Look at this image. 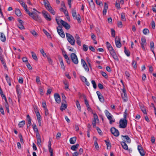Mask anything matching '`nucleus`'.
Instances as JSON below:
<instances>
[{
	"mask_svg": "<svg viewBox=\"0 0 156 156\" xmlns=\"http://www.w3.org/2000/svg\"><path fill=\"white\" fill-rule=\"evenodd\" d=\"M111 34H112V37H115V30L114 29H111Z\"/></svg>",
	"mask_w": 156,
	"mask_h": 156,
	"instance_id": "obj_57",
	"label": "nucleus"
},
{
	"mask_svg": "<svg viewBox=\"0 0 156 156\" xmlns=\"http://www.w3.org/2000/svg\"><path fill=\"white\" fill-rule=\"evenodd\" d=\"M101 73L102 75L104 76L105 78L107 79L108 78V76L106 73L104 72L101 71Z\"/></svg>",
	"mask_w": 156,
	"mask_h": 156,
	"instance_id": "obj_40",
	"label": "nucleus"
},
{
	"mask_svg": "<svg viewBox=\"0 0 156 156\" xmlns=\"http://www.w3.org/2000/svg\"><path fill=\"white\" fill-rule=\"evenodd\" d=\"M42 13L44 17L46 20L48 21L51 20V17L47 12L43 10L42 11Z\"/></svg>",
	"mask_w": 156,
	"mask_h": 156,
	"instance_id": "obj_8",
	"label": "nucleus"
},
{
	"mask_svg": "<svg viewBox=\"0 0 156 156\" xmlns=\"http://www.w3.org/2000/svg\"><path fill=\"white\" fill-rule=\"evenodd\" d=\"M60 23L66 30H69L70 29V25L66 22L62 20H60Z\"/></svg>",
	"mask_w": 156,
	"mask_h": 156,
	"instance_id": "obj_11",
	"label": "nucleus"
},
{
	"mask_svg": "<svg viewBox=\"0 0 156 156\" xmlns=\"http://www.w3.org/2000/svg\"><path fill=\"white\" fill-rule=\"evenodd\" d=\"M79 146V144H77L75 145L72 146L70 149L73 151H76Z\"/></svg>",
	"mask_w": 156,
	"mask_h": 156,
	"instance_id": "obj_31",
	"label": "nucleus"
},
{
	"mask_svg": "<svg viewBox=\"0 0 156 156\" xmlns=\"http://www.w3.org/2000/svg\"><path fill=\"white\" fill-rule=\"evenodd\" d=\"M31 53L33 58L35 61H37L38 59L35 53L33 51L31 52Z\"/></svg>",
	"mask_w": 156,
	"mask_h": 156,
	"instance_id": "obj_35",
	"label": "nucleus"
},
{
	"mask_svg": "<svg viewBox=\"0 0 156 156\" xmlns=\"http://www.w3.org/2000/svg\"><path fill=\"white\" fill-rule=\"evenodd\" d=\"M80 98H83L84 100L85 103L86 104L87 107V109H88V101H87V98L86 96L84 94L80 95Z\"/></svg>",
	"mask_w": 156,
	"mask_h": 156,
	"instance_id": "obj_21",
	"label": "nucleus"
},
{
	"mask_svg": "<svg viewBox=\"0 0 156 156\" xmlns=\"http://www.w3.org/2000/svg\"><path fill=\"white\" fill-rule=\"evenodd\" d=\"M36 136L37 138V144L38 146L41 145V140L39 132L36 133Z\"/></svg>",
	"mask_w": 156,
	"mask_h": 156,
	"instance_id": "obj_14",
	"label": "nucleus"
},
{
	"mask_svg": "<svg viewBox=\"0 0 156 156\" xmlns=\"http://www.w3.org/2000/svg\"><path fill=\"white\" fill-rule=\"evenodd\" d=\"M89 48L91 51L93 52H95V50L94 47L91 46H90L89 47Z\"/></svg>",
	"mask_w": 156,
	"mask_h": 156,
	"instance_id": "obj_60",
	"label": "nucleus"
},
{
	"mask_svg": "<svg viewBox=\"0 0 156 156\" xmlns=\"http://www.w3.org/2000/svg\"><path fill=\"white\" fill-rule=\"evenodd\" d=\"M141 45L143 50L145 51V46L147 44V42L145 38L144 37H143L141 39V42L140 43Z\"/></svg>",
	"mask_w": 156,
	"mask_h": 156,
	"instance_id": "obj_10",
	"label": "nucleus"
},
{
	"mask_svg": "<svg viewBox=\"0 0 156 156\" xmlns=\"http://www.w3.org/2000/svg\"><path fill=\"white\" fill-rule=\"evenodd\" d=\"M117 37L115 38V43L116 47L118 48H120L122 46L120 42V38H118V40H116V39Z\"/></svg>",
	"mask_w": 156,
	"mask_h": 156,
	"instance_id": "obj_18",
	"label": "nucleus"
},
{
	"mask_svg": "<svg viewBox=\"0 0 156 156\" xmlns=\"http://www.w3.org/2000/svg\"><path fill=\"white\" fill-rule=\"evenodd\" d=\"M140 108L141 110L142 111L143 113L144 114H147V112L146 111V107H144V106H140Z\"/></svg>",
	"mask_w": 156,
	"mask_h": 156,
	"instance_id": "obj_37",
	"label": "nucleus"
},
{
	"mask_svg": "<svg viewBox=\"0 0 156 156\" xmlns=\"http://www.w3.org/2000/svg\"><path fill=\"white\" fill-rule=\"evenodd\" d=\"M91 83H92V84L93 85V87L95 89H96L97 88V85L95 82V81L94 80H92L91 81Z\"/></svg>",
	"mask_w": 156,
	"mask_h": 156,
	"instance_id": "obj_54",
	"label": "nucleus"
},
{
	"mask_svg": "<svg viewBox=\"0 0 156 156\" xmlns=\"http://www.w3.org/2000/svg\"><path fill=\"white\" fill-rule=\"evenodd\" d=\"M108 8V5L107 4L106 2L104 3V9L103 10V13L104 15H106L107 12V10Z\"/></svg>",
	"mask_w": 156,
	"mask_h": 156,
	"instance_id": "obj_20",
	"label": "nucleus"
},
{
	"mask_svg": "<svg viewBox=\"0 0 156 156\" xmlns=\"http://www.w3.org/2000/svg\"><path fill=\"white\" fill-rule=\"evenodd\" d=\"M18 27L21 30L24 29L25 28L23 26V24H17Z\"/></svg>",
	"mask_w": 156,
	"mask_h": 156,
	"instance_id": "obj_47",
	"label": "nucleus"
},
{
	"mask_svg": "<svg viewBox=\"0 0 156 156\" xmlns=\"http://www.w3.org/2000/svg\"><path fill=\"white\" fill-rule=\"evenodd\" d=\"M72 14L74 19L77 20L79 23L80 22V16L79 14H78L77 16L76 11L75 9H72Z\"/></svg>",
	"mask_w": 156,
	"mask_h": 156,
	"instance_id": "obj_4",
	"label": "nucleus"
},
{
	"mask_svg": "<svg viewBox=\"0 0 156 156\" xmlns=\"http://www.w3.org/2000/svg\"><path fill=\"white\" fill-rule=\"evenodd\" d=\"M96 93L99 101L101 102H104V98L101 92L99 91H97Z\"/></svg>",
	"mask_w": 156,
	"mask_h": 156,
	"instance_id": "obj_12",
	"label": "nucleus"
},
{
	"mask_svg": "<svg viewBox=\"0 0 156 156\" xmlns=\"http://www.w3.org/2000/svg\"><path fill=\"white\" fill-rule=\"evenodd\" d=\"M27 117L28 124H31V119L29 115H27Z\"/></svg>",
	"mask_w": 156,
	"mask_h": 156,
	"instance_id": "obj_41",
	"label": "nucleus"
},
{
	"mask_svg": "<svg viewBox=\"0 0 156 156\" xmlns=\"http://www.w3.org/2000/svg\"><path fill=\"white\" fill-rule=\"evenodd\" d=\"M44 87H43L40 86L39 87V90L40 92V94L41 95H43L44 92Z\"/></svg>",
	"mask_w": 156,
	"mask_h": 156,
	"instance_id": "obj_39",
	"label": "nucleus"
},
{
	"mask_svg": "<svg viewBox=\"0 0 156 156\" xmlns=\"http://www.w3.org/2000/svg\"><path fill=\"white\" fill-rule=\"evenodd\" d=\"M67 104H65V103L62 102L60 108V110L61 111H63V110H65L67 108Z\"/></svg>",
	"mask_w": 156,
	"mask_h": 156,
	"instance_id": "obj_30",
	"label": "nucleus"
},
{
	"mask_svg": "<svg viewBox=\"0 0 156 156\" xmlns=\"http://www.w3.org/2000/svg\"><path fill=\"white\" fill-rule=\"evenodd\" d=\"M121 145H122L123 148L126 150H128V147L127 145L126 144L125 142H121Z\"/></svg>",
	"mask_w": 156,
	"mask_h": 156,
	"instance_id": "obj_28",
	"label": "nucleus"
},
{
	"mask_svg": "<svg viewBox=\"0 0 156 156\" xmlns=\"http://www.w3.org/2000/svg\"><path fill=\"white\" fill-rule=\"evenodd\" d=\"M138 150L141 156H144L145 155V152L143 150V147L140 146L138 145Z\"/></svg>",
	"mask_w": 156,
	"mask_h": 156,
	"instance_id": "obj_17",
	"label": "nucleus"
},
{
	"mask_svg": "<svg viewBox=\"0 0 156 156\" xmlns=\"http://www.w3.org/2000/svg\"><path fill=\"white\" fill-rule=\"evenodd\" d=\"M118 27L119 28H122V24L121 21L118 22Z\"/></svg>",
	"mask_w": 156,
	"mask_h": 156,
	"instance_id": "obj_61",
	"label": "nucleus"
},
{
	"mask_svg": "<svg viewBox=\"0 0 156 156\" xmlns=\"http://www.w3.org/2000/svg\"><path fill=\"white\" fill-rule=\"evenodd\" d=\"M121 18L122 21H126L125 13L122 12L121 13Z\"/></svg>",
	"mask_w": 156,
	"mask_h": 156,
	"instance_id": "obj_34",
	"label": "nucleus"
},
{
	"mask_svg": "<svg viewBox=\"0 0 156 156\" xmlns=\"http://www.w3.org/2000/svg\"><path fill=\"white\" fill-rule=\"evenodd\" d=\"M25 124V121L23 120L19 122L18 124L19 127L21 128L24 126Z\"/></svg>",
	"mask_w": 156,
	"mask_h": 156,
	"instance_id": "obj_33",
	"label": "nucleus"
},
{
	"mask_svg": "<svg viewBox=\"0 0 156 156\" xmlns=\"http://www.w3.org/2000/svg\"><path fill=\"white\" fill-rule=\"evenodd\" d=\"M67 39L69 42L72 45L75 44V40L74 37L70 34L66 33Z\"/></svg>",
	"mask_w": 156,
	"mask_h": 156,
	"instance_id": "obj_3",
	"label": "nucleus"
},
{
	"mask_svg": "<svg viewBox=\"0 0 156 156\" xmlns=\"http://www.w3.org/2000/svg\"><path fill=\"white\" fill-rule=\"evenodd\" d=\"M54 96L56 102L57 103L59 104L61 102V99L59 94L57 93H55L54 94Z\"/></svg>",
	"mask_w": 156,
	"mask_h": 156,
	"instance_id": "obj_15",
	"label": "nucleus"
},
{
	"mask_svg": "<svg viewBox=\"0 0 156 156\" xmlns=\"http://www.w3.org/2000/svg\"><path fill=\"white\" fill-rule=\"evenodd\" d=\"M143 32L144 34L146 35L147 34L149 33V30L148 29L145 28L143 30Z\"/></svg>",
	"mask_w": 156,
	"mask_h": 156,
	"instance_id": "obj_45",
	"label": "nucleus"
},
{
	"mask_svg": "<svg viewBox=\"0 0 156 156\" xmlns=\"http://www.w3.org/2000/svg\"><path fill=\"white\" fill-rule=\"evenodd\" d=\"M76 106H77V108L79 110L81 111V108L80 106V105L79 102V101H78L77 100L76 101Z\"/></svg>",
	"mask_w": 156,
	"mask_h": 156,
	"instance_id": "obj_44",
	"label": "nucleus"
},
{
	"mask_svg": "<svg viewBox=\"0 0 156 156\" xmlns=\"http://www.w3.org/2000/svg\"><path fill=\"white\" fill-rule=\"evenodd\" d=\"M31 33L34 36H36L37 35V33L34 30H32L31 31Z\"/></svg>",
	"mask_w": 156,
	"mask_h": 156,
	"instance_id": "obj_63",
	"label": "nucleus"
},
{
	"mask_svg": "<svg viewBox=\"0 0 156 156\" xmlns=\"http://www.w3.org/2000/svg\"><path fill=\"white\" fill-rule=\"evenodd\" d=\"M111 55L112 56L113 58L115 60L118 61L119 60V58L116 55V52L114 50L110 52Z\"/></svg>",
	"mask_w": 156,
	"mask_h": 156,
	"instance_id": "obj_16",
	"label": "nucleus"
},
{
	"mask_svg": "<svg viewBox=\"0 0 156 156\" xmlns=\"http://www.w3.org/2000/svg\"><path fill=\"white\" fill-rule=\"evenodd\" d=\"M121 136L124 138L122 139L124 141L123 142H126L127 143H129L131 142V139L127 135L125 136L122 135Z\"/></svg>",
	"mask_w": 156,
	"mask_h": 156,
	"instance_id": "obj_13",
	"label": "nucleus"
},
{
	"mask_svg": "<svg viewBox=\"0 0 156 156\" xmlns=\"http://www.w3.org/2000/svg\"><path fill=\"white\" fill-rule=\"evenodd\" d=\"M60 62L61 67L62 69H65V66L64 65L62 58L61 57H59L58 58Z\"/></svg>",
	"mask_w": 156,
	"mask_h": 156,
	"instance_id": "obj_27",
	"label": "nucleus"
},
{
	"mask_svg": "<svg viewBox=\"0 0 156 156\" xmlns=\"http://www.w3.org/2000/svg\"><path fill=\"white\" fill-rule=\"evenodd\" d=\"M46 57H47V59L48 61L49 64H52V61L51 60V58L50 57L48 56H47Z\"/></svg>",
	"mask_w": 156,
	"mask_h": 156,
	"instance_id": "obj_62",
	"label": "nucleus"
},
{
	"mask_svg": "<svg viewBox=\"0 0 156 156\" xmlns=\"http://www.w3.org/2000/svg\"><path fill=\"white\" fill-rule=\"evenodd\" d=\"M76 137H74L70 139V143L71 144H74L76 141Z\"/></svg>",
	"mask_w": 156,
	"mask_h": 156,
	"instance_id": "obj_29",
	"label": "nucleus"
},
{
	"mask_svg": "<svg viewBox=\"0 0 156 156\" xmlns=\"http://www.w3.org/2000/svg\"><path fill=\"white\" fill-rule=\"evenodd\" d=\"M26 66L27 67V68L31 70L32 69V66L30 65V64L28 62H27L26 63Z\"/></svg>",
	"mask_w": 156,
	"mask_h": 156,
	"instance_id": "obj_55",
	"label": "nucleus"
},
{
	"mask_svg": "<svg viewBox=\"0 0 156 156\" xmlns=\"http://www.w3.org/2000/svg\"><path fill=\"white\" fill-rule=\"evenodd\" d=\"M33 128L35 132L37 133L38 132L37 127L36 125H34L33 126Z\"/></svg>",
	"mask_w": 156,
	"mask_h": 156,
	"instance_id": "obj_46",
	"label": "nucleus"
},
{
	"mask_svg": "<svg viewBox=\"0 0 156 156\" xmlns=\"http://www.w3.org/2000/svg\"><path fill=\"white\" fill-rule=\"evenodd\" d=\"M0 39L3 42H5L6 41L5 36L3 33H0Z\"/></svg>",
	"mask_w": 156,
	"mask_h": 156,
	"instance_id": "obj_19",
	"label": "nucleus"
},
{
	"mask_svg": "<svg viewBox=\"0 0 156 156\" xmlns=\"http://www.w3.org/2000/svg\"><path fill=\"white\" fill-rule=\"evenodd\" d=\"M57 30L58 34L62 38L65 37V34L64 33L62 30V27L60 26H58L57 27Z\"/></svg>",
	"mask_w": 156,
	"mask_h": 156,
	"instance_id": "obj_7",
	"label": "nucleus"
},
{
	"mask_svg": "<svg viewBox=\"0 0 156 156\" xmlns=\"http://www.w3.org/2000/svg\"><path fill=\"white\" fill-rule=\"evenodd\" d=\"M44 5L46 8H47L50 4L49 2L47 0H43Z\"/></svg>",
	"mask_w": 156,
	"mask_h": 156,
	"instance_id": "obj_38",
	"label": "nucleus"
},
{
	"mask_svg": "<svg viewBox=\"0 0 156 156\" xmlns=\"http://www.w3.org/2000/svg\"><path fill=\"white\" fill-rule=\"evenodd\" d=\"M36 82L37 84H41V81L40 80V77L39 76H37L36 79Z\"/></svg>",
	"mask_w": 156,
	"mask_h": 156,
	"instance_id": "obj_50",
	"label": "nucleus"
},
{
	"mask_svg": "<svg viewBox=\"0 0 156 156\" xmlns=\"http://www.w3.org/2000/svg\"><path fill=\"white\" fill-rule=\"evenodd\" d=\"M136 64L137 62H136L135 61H133L132 62V65L134 69H136L137 67L136 66Z\"/></svg>",
	"mask_w": 156,
	"mask_h": 156,
	"instance_id": "obj_48",
	"label": "nucleus"
},
{
	"mask_svg": "<svg viewBox=\"0 0 156 156\" xmlns=\"http://www.w3.org/2000/svg\"><path fill=\"white\" fill-rule=\"evenodd\" d=\"M43 32H44V33L48 36H48H49V37H51V35L50 34H49V33L46 30H45V29H43Z\"/></svg>",
	"mask_w": 156,
	"mask_h": 156,
	"instance_id": "obj_59",
	"label": "nucleus"
},
{
	"mask_svg": "<svg viewBox=\"0 0 156 156\" xmlns=\"http://www.w3.org/2000/svg\"><path fill=\"white\" fill-rule=\"evenodd\" d=\"M41 53L42 54L44 57L47 56L46 54L44 52L43 49L42 48L40 50Z\"/></svg>",
	"mask_w": 156,
	"mask_h": 156,
	"instance_id": "obj_56",
	"label": "nucleus"
},
{
	"mask_svg": "<svg viewBox=\"0 0 156 156\" xmlns=\"http://www.w3.org/2000/svg\"><path fill=\"white\" fill-rule=\"evenodd\" d=\"M80 78L81 81L85 83L86 85L88 86V83L87 81V79L86 78L82 76H80Z\"/></svg>",
	"mask_w": 156,
	"mask_h": 156,
	"instance_id": "obj_25",
	"label": "nucleus"
},
{
	"mask_svg": "<svg viewBox=\"0 0 156 156\" xmlns=\"http://www.w3.org/2000/svg\"><path fill=\"white\" fill-rule=\"evenodd\" d=\"M124 52L126 55L127 56H129L130 55V52L129 50H127L126 49V47H124Z\"/></svg>",
	"mask_w": 156,
	"mask_h": 156,
	"instance_id": "obj_36",
	"label": "nucleus"
},
{
	"mask_svg": "<svg viewBox=\"0 0 156 156\" xmlns=\"http://www.w3.org/2000/svg\"><path fill=\"white\" fill-rule=\"evenodd\" d=\"M63 83H64V84L65 85V89L66 90L68 89L69 84H68V83H67V82L64 81L63 82Z\"/></svg>",
	"mask_w": 156,
	"mask_h": 156,
	"instance_id": "obj_49",
	"label": "nucleus"
},
{
	"mask_svg": "<svg viewBox=\"0 0 156 156\" xmlns=\"http://www.w3.org/2000/svg\"><path fill=\"white\" fill-rule=\"evenodd\" d=\"M115 7L116 8L118 9H120V6L119 3L117 2H115Z\"/></svg>",
	"mask_w": 156,
	"mask_h": 156,
	"instance_id": "obj_53",
	"label": "nucleus"
},
{
	"mask_svg": "<svg viewBox=\"0 0 156 156\" xmlns=\"http://www.w3.org/2000/svg\"><path fill=\"white\" fill-rule=\"evenodd\" d=\"M105 112L106 116L112 115L107 110H105Z\"/></svg>",
	"mask_w": 156,
	"mask_h": 156,
	"instance_id": "obj_58",
	"label": "nucleus"
},
{
	"mask_svg": "<svg viewBox=\"0 0 156 156\" xmlns=\"http://www.w3.org/2000/svg\"><path fill=\"white\" fill-rule=\"evenodd\" d=\"M70 57L73 62L75 64L78 63V61L77 56L74 53H72L70 55Z\"/></svg>",
	"mask_w": 156,
	"mask_h": 156,
	"instance_id": "obj_6",
	"label": "nucleus"
},
{
	"mask_svg": "<svg viewBox=\"0 0 156 156\" xmlns=\"http://www.w3.org/2000/svg\"><path fill=\"white\" fill-rule=\"evenodd\" d=\"M104 141L106 144L107 149H108V147H109V148H110L111 147V144L110 143L109 140H105Z\"/></svg>",
	"mask_w": 156,
	"mask_h": 156,
	"instance_id": "obj_32",
	"label": "nucleus"
},
{
	"mask_svg": "<svg viewBox=\"0 0 156 156\" xmlns=\"http://www.w3.org/2000/svg\"><path fill=\"white\" fill-rule=\"evenodd\" d=\"M98 87L101 90L103 89L104 88L103 85L101 83H99L98 84Z\"/></svg>",
	"mask_w": 156,
	"mask_h": 156,
	"instance_id": "obj_64",
	"label": "nucleus"
},
{
	"mask_svg": "<svg viewBox=\"0 0 156 156\" xmlns=\"http://www.w3.org/2000/svg\"><path fill=\"white\" fill-rule=\"evenodd\" d=\"M150 48L151 50L154 49V44L153 41H151L150 42Z\"/></svg>",
	"mask_w": 156,
	"mask_h": 156,
	"instance_id": "obj_51",
	"label": "nucleus"
},
{
	"mask_svg": "<svg viewBox=\"0 0 156 156\" xmlns=\"http://www.w3.org/2000/svg\"><path fill=\"white\" fill-rule=\"evenodd\" d=\"M110 131L115 136H118L119 134V131L114 127H112L110 129Z\"/></svg>",
	"mask_w": 156,
	"mask_h": 156,
	"instance_id": "obj_9",
	"label": "nucleus"
},
{
	"mask_svg": "<svg viewBox=\"0 0 156 156\" xmlns=\"http://www.w3.org/2000/svg\"><path fill=\"white\" fill-rule=\"evenodd\" d=\"M16 91L18 94V97L19 98V96H20L21 94V91L19 87H18L16 86Z\"/></svg>",
	"mask_w": 156,
	"mask_h": 156,
	"instance_id": "obj_42",
	"label": "nucleus"
},
{
	"mask_svg": "<svg viewBox=\"0 0 156 156\" xmlns=\"http://www.w3.org/2000/svg\"><path fill=\"white\" fill-rule=\"evenodd\" d=\"M121 96L124 101H126L127 100V96L126 93H123L121 94Z\"/></svg>",
	"mask_w": 156,
	"mask_h": 156,
	"instance_id": "obj_26",
	"label": "nucleus"
},
{
	"mask_svg": "<svg viewBox=\"0 0 156 156\" xmlns=\"http://www.w3.org/2000/svg\"><path fill=\"white\" fill-rule=\"evenodd\" d=\"M119 127L120 128H125L126 127L127 125V121L126 119H121L119 122Z\"/></svg>",
	"mask_w": 156,
	"mask_h": 156,
	"instance_id": "obj_5",
	"label": "nucleus"
},
{
	"mask_svg": "<svg viewBox=\"0 0 156 156\" xmlns=\"http://www.w3.org/2000/svg\"><path fill=\"white\" fill-rule=\"evenodd\" d=\"M22 5L29 16L35 20L39 22H41V17H39L38 15L35 12H30L29 10L27 9V6L26 4L24 3Z\"/></svg>",
	"mask_w": 156,
	"mask_h": 156,
	"instance_id": "obj_1",
	"label": "nucleus"
},
{
	"mask_svg": "<svg viewBox=\"0 0 156 156\" xmlns=\"http://www.w3.org/2000/svg\"><path fill=\"white\" fill-rule=\"evenodd\" d=\"M106 117L109 121V123L110 124H112L113 122H115V119H113V116L112 115L108 116Z\"/></svg>",
	"mask_w": 156,
	"mask_h": 156,
	"instance_id": "obj_22",
	"label": "nucleus"
},
{
	"mask_svg": "<svg viewBox=\"0 0 156 156\" xmlns=\"http://www.w3.org/2000/svg\"><path fill=\"white\" fill-rule=\"evenodd\" d=\"M62 102L63 103H66V97H65V95H64V94H62Z\"/></svg>",
	"mask_w": 156,
	"mask_h": 156,
	"instance_id": "obj_52",
	"label": "nucleus"
},
{
	"mask_svg": "<svg viewBox=\"0 0 156 156\" xmlns=\"http://www.w3.org/2000/svg\"><path fill=\"white\" fill-rule=\"evenodd\" d=\"M81 63L83 67L86 70H87L88 68L87 65L85 62V61L83 59H81Z\"/></svg>",
	"mask_w": 156,
	"mask_h": 156,
	"instance_id": "obj_23",
	"label": "nucleus"
},
{
	"mask_svg": "<svg viewBox=\"0 0 156 156\" xmlns=\"http://www.w3.org/2000/svg\"><path fill=\"white\" fill-rule=\"evenodd\" d=\"M49 151L50 153V156H53V150L51 148V147H48Z\"/></svg>",
	"mask_w": 156,
	"mask_h": 156,
	"instance_id": "obj_43",
	"label": "nucleus"
},
{
	"mask_svg": "<svg viewBox=\"0 0 156 156\" xmlns=\"http://www.w3.org/2000/svg\"><path fill=\"white\" fill-rule=\"evenodd\" d=\"M94 115V119L92 121V125L94 128H95L98 133L100 135L102 134V132L100 129L97 126H96V123H98L99 122V120L98 119V117L97 115L95 113H93Z\"/></svg>",
	"mask_w": 156,
	"mask_h": 156,
	"instance_id": "obj_2",
	"label": "nucleus"
},
{
	"mask_svg": "<svg viewBox=\"0 0 156 156\" xmlns=\"http://www.w3.org/2000/svg\"><path fill=\"white\" fill-rule=\"evenodd\" d=\"M16 14L18 16H21L22 15V13L19 9H16L15 10Z\"/></svg>",
	"mask_w": 156,
	"mask_h": 156,
	"instance_id": "obj_24",
	"label": "nucleus"
}]
</instances>
